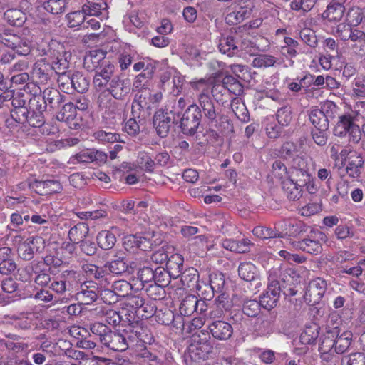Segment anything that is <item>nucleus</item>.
Here are the masks:
<instances>
[{
    "mask_svg": "<svg viewBox=\"0 0 365 365\" xmlns=\"http://www.w3.org/2000/svg\"><path fill=\"white\" fill-rule=\"evenodd\" d=\"M191 87L197 92L198 103L205 117L210 120L216 118V112L211 100V83L204 78L190 82Z\"/></svg>",
    "mask_w": 365,
    "mask_h": 365,
    "instance_id": "f257e3e1",
    "label": "nucleus"
},
{
    "mask_svg": "<svg viewBox=\"0 0 365 365\" xmlns=\"http://www.w3.org/2000/svg\"><path fill=\"white\" fill-rule=\"evenodd\" d=\"M12 242L17 249L19 256L24 260H30L34 253L44 248V240L39 236L26 237L21 234L13 237Z\"/></svg>",
    "mask_w": 365,
    "mask_h": 365,
    "instance_id": "f03ea898",
    "label": "nucleus"
},
{
    "mask_svg": "<svg viewBox=\"0 0 365 365\" xmlns=\"http://www.w3.org/2000/svg\"><path fill=\"white\" fill-rule=\"evenodd\" d=\"M187 354L194 361L208 359L213 355L212 345L207 339H202L200 336H193L187 349Z\"/></svg>",
    "mask_w": 365,
    "mask_h": 365,
    "instance_id": "7ed1b4c3",
    "label": "nucleus"
},
{
    "mask_svg": "<svg viewBox=\"0 0 365 365\" xmlns=\"http://www.w3.org/2000/svg\"><path fill=\"white\" fill-rule=\"evenodd\" d=\"M155 234L147 232L143 235H128L123 237V247L125 250L130 252H135L138 250L148 251L153 248L154 242L152 237Z\"/></svg>",
    "mask_w": 365,
    "mask_h": 365,
    "instance_id": "20e7f679",
    "label": "nucleus"
},
{
    "mask_svg": "<svg viewBox=\"0 0 365 365\" xmlns=\"http://www.w3.org/2000/svg\"><path fill=\"white\" fill-rule=\"evenodd\" d=\"M334 133L335 135L340 137L349 135V140L353 143H358L361 135L359 126L354 124L352 118L347 115L339 117Z\"/></svg>",
    "mask_w": 365,
    "mask_h": 365,
    "instance_id": "39448f33",
    "label": "nucleus"
},
{
    "mask_svg": "<svg viewBox=\"0 0 365 365\" xmlns=\"http://www.w3.org/2000/svg\"><path fill=\"white\" fill-rule=\"evenodd\" d=\"M327 240V237L324 232L317 230L312 233L309 238L295 241L294 250H302L312 255H317L321 252L322 243Z\"/></svg>",
    "mask_w": 365,
    "mask_h": 365,
    "instance_id": "423d86ee",
    "label": "nucleus"
},
{
    "mask_svg": "<svg viewBox=\"0 0 365 365\" xmlns=\"http://www.w3.org/2000/svg\"><path fill=\"white\" fill-rule=\"evenodd\" d=\"M115 68V65L108 61L95 70L93 85L96 91H100L108 86L113 78Z\"/></svg>",
    "mask_w": 365,
    "mask_h": 365,
    "instance_id": "0eeeda50",
    "label": "nucleus"
},
{
    "mask_svg": "<svg viewBox=\"0 0 365 365\" xmlns=\"http://www.w3.org/2000/svg\"><path fill=\"white\" fill-rule=\"evenodd\" d=\"M60 45L56 42L52 41L46 46V48H43L40 54L41 56H48L53 60L51 61L52 69L55 71L57 74L63 73L66 72V69L68 67V62L67 60L60 56V53L56 51V47H59Z\"/></svg>",
    "mask_w": 365,
    "mask_h": 365,
    "instance_id": "6e6552de",
    "label": "nucleus"
},
{
    "mask_svg": "<svg viewBox=\"0 0 365 365\" xmlns=\"http://www.w3.org/2000/svg\"><path fill=\"white\" fill-rule=\"evenodd\" d=\"M253 4L250 1H240L233 7V11L225 16V21L228 24L235 25L243 21L248 18L252 11Z\"/></svg>",
    "mask_w": 365,
    "mask_h": 365,
    "instance_id": "1a4fd4ad",
    "label": "nucleus"
},
{
    "mask_svg": "<svg viewBox=\"0 0 365 365\" xmlns=\"http://www.w3.org/2000/svg\"><path fill=\"white\" fill-rule=\"evenodd\" d=\"M1 43L6 47L11 48L19 55L26 56L29 53L31 49L30 41L21 36L12 34H4L1 37Z\"/></svg>",
    "mask_w": 365,
    "mask_h": 365,
    "instance_id": "9d476101",
    "label": "nucleus"
},
{
    "mask_svg": "<svg viewBox=\"0 0 365 365\" xmlns=\"http://www.w3.org/2000/svg\"><path fill=\"white\" fill-rule=\"evenodd\" d=\"M327 290V282L322 278L312 279L307 287L304 298L309 304H318Z\"/></svg>",
    "mask_w": 365,
    "mask_h": 365,
    "instance_id": "9b49d317",
    "label": "nucleus"
},
{
    "mask_svg": "<svg viewBox=\"0 0 365 365\" xmlns=\"http://www.w3.org/2000/svg\"><path fill=\"white\" fill-rule=\"evenodd\" d=\"M210 334L212 336L220 341L229 339L233 333L232 325L224 320H214L208 326Z\"/></svg>",
    "mask_w": 365,
    "mask_h": 365,
    "instance_id": "f8f14e48",
    "label": "nucleus"
},
{
    "mask_svg": "<svg viewBox=\"0 0 365 365\" xmlns=\"http://www.w3.org/2000/svg\"><path fill=\"white\" fill-rule=\"evenodd\" d=\"M344 36V41L349 40V47L359 56L365 55V33L358 29H352Z\"/></svg>",
    "mask_w": 365,
    "mask_h": 365,
    "instance_id": "ddd939ff",
    "label": "nucleus"
},
{
    "mask_svg": "<svg viewBox=\"0 0 365 365\" xmlns=\"http://www.w3.org/2000/svg\"><path fill=\"white\" fill-rule=\"evenodd\" d=\"M101 342L115 351H124L128 348L126 338L120 333L110 331L101 339Z\"/></svg>",
    "mask_w": 365,
    "mask_h": 365,
    "instance_id": "4468645a",
    "label": "nucleus"
},
{
    "mask_svg": "<svg viewBox=\"0 0 365 365\" xmlns=\"http://www.w3.org/2000/svg\"><path fill=\"white\" fill-rule=\"evenodd\" d=\"M280 296V287L277 281L271 282L267 288L266 292L260 297V303L262 307L266 309L274 308Z\"/></svg>",
    "mask_w": 365,
    "mask_h": 365,
    "instance_id": "2eb2a0df",
    "label": "nucleus"
},
{
    "mask_svg": "<svg viewBox=\"0 0 365 365\" xmlns=\"http://www.w3.org/2000/svg\"><path fill=\"white\" fill-rule=\"evenodd\" d=\"M108 6L104 0H87L83 9L88 16H96L101 21L108 17Z\"/></svg>",
    "mask_w": 365,
    "mask_h": 365,
    "instance_id": "dca6fc26",
    "label": "nucleus"
},
{
    "mask_svg": "<svg viewBox=\"0 0 365 365\" xmlns=\"http://www.w3.org/2000/svg\"><path fill=\"white\" fill-rule=\"evenodd\" d=\"M125 252L123 250L115 252L114 259L108 263L109 271L115 274H121L133 269L135 265L134 263L129 264L126 260Z\"/></svg>",
    "mask_w": 365,
    "mask_h": 365,
    "instance_id": "f3484780",
    "label": "nucleus"
},
{
    "mask_svg": "<svg viewBox=\"0 0 365 365\" xmlns=\"http://www.w3.org/2000/svg\"><path fill=\"white\" fill-rule=\"evenodd\" d=\"M56 119L58 121L66 122L71 128L78 129L80 128L77 119L76 108L73 103H66L61 110L57 113Z\"/></svg>",
    "mask_w": 365,
    "mask_h": 365,
    "instance_id": "a211bd4d",
    "label": "nucleus"
},
{
    "mask_svg": "<svg viewBox=\"0 0 365 365\" xmlns=\"http://www.w3.org/2000/svg\"><path fill=\"white\" fill-rule=\"evenodd\" d=\"M308 158L297 156L292 160V168L290 169L291 176L297 179L302 178L301 180L306 181L309 178Z\"/></svg>",
    "mask_w": 365,
    "mask_h": 365,
    "instance_id": "6ab92c4d",
    "label": "nucleus"
},
{
    "mask_svg": "<svg viewBox=\"0 0 365 365\" xmlns=\"http://www.w3.org/2000/svg\"><path fill=\"white\" fill-rule=\"evenodd\" d=\"M88 284H81L80 290L76 294V300L83 304H92L99 295L98 287L93 283L88 282Z\"/></svg>",
    "mask_w": 365,
    "mask_h": 365,
    "instance_id": "aec40b11",
    "label": "nucleus"
},
{
    "mask_svg": "<svg viewBox=\"0 0 365 365\" xmlns=\"http://www.w3.org/2000/svg\"><path fill=\"white\" fill-rule=\"evenodd\" d=\"M170 113L162 110H158L153 117V125L160 137L167 135L172 121Z\"/></svg>",
    "mask_w": 365,
    "mask_h": 365,
    "instance_id": "412c9836",
    "label": "nucleus"
},
{
    "mask_svg": "<svg viewBox=\"0 0 365 365\" xmlns=\"http://www.w3.org/2000/svg\"><path fill=\"white\" fill-rule=\"evenodd\" d=\"M106 52L101 49L91 50L86 55L83 60L84 68L89 71H95L105 61Z\"/></svg>",
    "mask_w": 365,
    "mask_h": 365,
    "instance_id": "4be33fe9",
    "label": "nucleus"
},
{
    "mask_svg": "<svg viewBox=\"0 0 365 365\" xmlns=\"http://www.w3.org/2000/svg\"><path fill=\"white\" fill-rule=\"evenodd\" d=\"M88 232V226L83 222L78 223L70 229L68 232V238L72 244L67 245L70 253H72L74 250V244L82 242Z\"/></svg>",
    "mask_w": 365,
    "mask_h": 365,
    "instance_id": "5701e85b",
    "label": "nucleus"
},
{
    "mask_svg": "<svg viewBox=\"0 0 365 365\" xmlns=\"http://www.w3.org/2000/svg\"><path fill=\"white\" fill-rule=\"evenodd\" d=\"M339 334V330L337 326L326 328V332L323 335L319 346V353H324L325 351L334 352L335 349V338Z\"/></svg>",
    "mask_w": 365,
    "mask_h": 365,
    "instance_id": "b1692460",
    "label": "nucleus"
},
{
    "mask_svg": "<svg viewBox=\"0 0 365 365\" xmlns=\"http://www.w3.org/2000/svg\"><path fill=\"white\" fill-rule=\"evenodd\" d=\"M287 197L290 200H298L302 195V185L295 178L290 177L282 182Z\"/></svg>",
    "mask_w": 365,
    "mask_h": 365,
    "instance_id": "393cba45",
    "label": "nucleus"
},
{
    "mask_svg": "<svg viewBox=\"0 0 365 365\" xmlns=\"http://www.w3.org/2000/svg\"><path fill=\"white\" fill-rule=\"evenodd\" d=\"M106 88L115 99H120L129 93V83L125 80L120 79L118 76H114L108 83Z\"/></svg>",
    "mask_w": 365,
    "mask_h": 365,
    "instance_id": "a878e982",
    "label": "nucleus"
},
{
    "mask_svg": "<svg viewBox=\"0 0 365 365\" xmlns=\"http://www.w3.org/2000/svg\"><path fill=\"white\" fill-rule=\"evenodd\" d=\"M345 8L341 4L329 5L323 12L322 17L331 26L339 23L343 18Z\"/></svg>",
    "mask_w": 365,
    "mask_h": 365,
    "instance_id": "bb28decb",
    "label": "nucleus"
},
{
    "mask_svg": "<svg viewBox=\"0 0 365 365\" xmlns=\"http://www.w3.org/2000/svg\"><path fill=\"white\" fill-rule=\"evenodd\" d=\"M106 155L98 150L94 149H85L77 153L73 157V160L77 163H88L92 162H105L106 160Z\"/></svg>",
    "mask_w": 365,
    "mask_h": 365,
    "instance_id": "cd10ccee",
    "label": "nucleus"
},
{
    "mask_svg": "<svg viewBox=\"0 0 365 365\" xmlns=\"http://www.w3.org/2000/svg\"><path fill=\"white\" fill-rule=\"evenodd\" d=\"M105 317L108 324L115 326L122 321L131 322L133 320V312H131V314L128 313V310L125 308H122L120 312L110 309L106 312Z\"/></svg>",
    "mask_w": 365,
    "mask_h": 365,
    "instance_id": "c85d7f7f",
    "label": "nucleus"
},
{
    "mask_svg": "<svg viewBox=\"0 0 365 365\" xmlns=\"http://www.w3.org/2000/svg\"><path fill=\"white\" fill-rule=\"evenodd\" d=\"M28 123L32 127H41L43 133L46 135L54 134L58 132L56 126H50L48 124H44V118L41 112L33 113L26 118Z\"/></svg>",
    "mask_w": 365,
    "mask_h": 365,
    "instance_id": "c756f323",
    "label": "nucleus"
},
{
    "mask_svg": "<svg viewBox=\"0 0 365 365\" xmlns=\"http://www.w3.org/2000/svg\"><path fill=\"white\" fill-rule=\"evenodd\" d=\"M363 164L362 157L356 152H351L346 168L347 174L353 178L359 177Z\"/></svg>",
    "mask_w": 365,
    "mask_h": 365,
    "instance_id": "7c9ffc66",
    "label": "nucleus"
},
{
    "mask_svg": "<svg viewBox=\"0 0 365 365\" xmlns=\"http://www.w3.org/2000/svg\"><path fill=\"white\" fill-rule=\"evenodd\" d=\"M197 108H195L196 113L190 115V112H187L182 117L181 120V125L185 130L189 131L191 134L195 133L200 125V114L197 111Z\"/></svg>",
    "mask_w": 365,
    "mask_h": 365,
    "instance_id": "2f4dec72",
    "label": "nucleus"
},
{
    "mask_svg": "<svg viewBox=\"0 0 365 365\" xmlns=\"http://www.w3.org/2000/svg\"><path fill=\"white\" fill-rule=\"evenodd\" d=\"M4 19L11 25L21 26L26 20V14L20 9H11L4 12Z\"/></svg>",
    "mask_w": 365,
    "mask_h": 365,
    "instance_id": "473e14b6",
    "label": "nucleus"
},
{
    "mask_svg": "<svg viewBox=\"0 0 365 365\" xmlns=\"http://www.w3.org/2000/svg\"><path fill=\"white\" fill-rule=\"evenodd\" d=\"M319 336V327L315 324L305 327L299 336V342L304 345L312 344Z\"/></svg>",
    "mask_w": 365,
    "mask_h": 365,
    "instance_id": "72a5a7b5",
    "label": "nucleus"
},
{
    "mask_svg": "<svg viewBox=\"0 0 365 365\" xmlns=\"http://www.w3.org/2000/svg\"><path fill=\"white\" fill-rule=\"evenodd\" d=\"M219 51L231 57L238 54L239 48L232 37H222L218 44Z\"/></svg>",
    "mask_w": 365,
    "mask_h": 365,
    "instance_id": "f704fd0d",
    "label": "nucleus"
},
{
    "mask_svg": "<svg viewBox=\"0 0 365 365\" xmlns=\"http://www.w3.org/2000/svg\"><path fill=\"white\" fill-rule=\"evenodd\" d=\"M309 120L315 128H320L321 130L328 129L329 123L327 118L320 109H312L309 113Z\"/></svg>",
    "mask_w": 365,
    "mask_h": 365,
    "instance_id": "c9c22d12",
    "label": "nucleus"
},
{
    "mask_svg": "<svg viewBox=\"0 0 365 365\" xmlns=\"http://www.w3.org/2000/svg\"><path fill=\"white\" fill-rule=\"evenodd\" d=\"M230 308V302L225 294H222L216 299V308L209 312V317L212 319L220 318L225 311H227Z\"/></svg>",
    "mask_w": 365,
    "mask_h": 365,
    "instance_id": "e433bc0d",
    "label": "nucleus"
},
{
    "mask_svg": "<svg viewBox=\"0 0 365 365\" xmlns=\"http://www.w3.org/2000/svg\"><path fill=\"white\" fill-rule=\"evenodd\" d=\"M98 246L105 250L111 249L116 242L115 235L108 230L101 231L96 237Z\"/></svg>",
    "mask_w": 365,
    "mask_h": 365,
    "instance_id": "4c0bfd02",
    "label": "nucleus"
},
{
    "mask_svg": "<svg viewBox=\"0 0 365 365\" xmlns=\"http://www.w3.org/2000/svg\"><path fill=\"white\" fill-rule=\"evenodd\" d=\"M190 245L193 250L204 252L205 250H210L212 247L214 240L210 235H198L192 239Z\"/></svg>",
    "mask_w": 365,
    "mask_h": 365,
    "instance_id": "58836bf2",
    "label": "nucleus"
},
{
    "mask_svg": "<svg viewBox=\"0 0 365 365\" xmlns=\"http://www.w3.org/2000/svg\"><path fill=\"white\" fill-rule=\"evenodd\" d=\"M231 108L236 117L244 123H247L250 120L248 111L245 105L239 98H234L230 103Z\"/></svg>",
    "mask_w": 365,
    "mask_h": 365,
    "instance_id": "ea45409f",
    "label": "nucleus"
},
{
    "mask_svg": "<svg viewBox=\"0 0 365 365\" xmlns=\"http://www.w3.org/2000/svg\"><path fill=\"white\" fill-rule=\"evenodd\" d=\"M295 241H293L290 237L284 236L282 232H279V235L276 237H272L269 242V247H274L276 250L281 248L290 249L294 248V244Z\"/></svg>",
    "mask_w": 365,
    "mask_h": 365,
    "instance_id": "a19ab883",
    "label": "nucleus"
},
{
    "mask_svg": "<svg viewBox=\"0 0 365 365\" xmlns=\"http://www.w3.org/2000/svg\"><path fill=\"white\" fill-rule=\"evenodd\" d=\"M352 334L350 331H344L340 336L335 338V349L336 354H343L351 344Z\"/></svg>",
    "mask_w": 365,
    "mask_h": 365,
    "instance_id": "79ce46f5",
    "label": "nucleus"
},
{
    "mask_svg": "<svg viewBox=\"0 0 365 365\" xmlns=\"http://www.w3.org/2000/svg\"><path fill=\"white\" fill-rule=\"evenodd\" d=\"M43 97L45 103L49 104L51 107L57 106L63 101V96H62L58 90L53 88L44 89Z\"/></svg>",
    "mask_w": 365,
    "mask_h": 365,
    "instance_id": "37998d69",
    "label": "nucleus"
},
{
    "mask_svg": "<svg viewBox=\"0 0 365 365\" xmlns=\"http://www.w3.org/2000/svg\"><path fill=\"white\" fill-rule=\"evenodd\" d=\"M76 274V273L73 271L65 272L62 277L63 279L53 281L50 285V289L58 294H64L67 289H69V287L71 286L69 283L68 288L67 287L66 277L69 276L75 277Z\"/></svg>",
    "mask_w": 365,
    "mask_h": 365,
    "instance_id": "c03bdc74",
    "label": "nucleus"
},
{
    "mask_svg": "<svg viewBox=\"0 0 365 365\" xmlns=\"http://www.w3.org/2000/svg\"><path fill=\"white\" fill-rule=\"evenodd\" d=\"M238 273L242 279L250 282L255 279L257 275V269L251 262H242L239 266Z\"/></svg>",
    "mask_w": 365,
    "mask_h": 365,
    "instance_id": "a18cd8bd",
    "label": "nucleus"
},
{
    "mask_svg": "<svg viewBox=\"0 0 365 365\" xmlns=\"http://www.w3.org/2000/svg\"><path fill=\"white\" fill-rule=\"evenodd\" d=\"M87 14L82 9L81 11H76L69 13L67 16L68 26L71 28L81 26L83 28Z\"/></svg>",
    "mask_w": 365,
    "mask_h": 365,
    "instance_id": "49530a36",
    "label": "nucleus"
},
{
    "mask_svg": "<svg viewBox=\"0 0 365 365\" xmlns=\"http://www.w3.org/2000/svg\"><path fill=\"white\" fill-rule=\"evenodd\" d=\"M72 91L84 93L88 88V81L80 72L72 74Z\"/></svg>",
    "mask_w": 365,
    "mask_h": 365,
    "instance_id": "de8ad7c7",
    "label": "nucleus"
},
{
    "mask_svg": "<svg viewBox=\"0 0 365 365\" xmlns=\"http://www.w3.org/2000/svg\"><path fill=\"white\" fill-rule=\"evenodd\" d=\"M66 5V0H45L43 4L44 9L52 14L63 13Z\"/></svg>",
    "mask_w": 365,
    "mask_h": 365,
    "instance_id": "09e8293b",
    "label": "nucleus"
},
{
    "mask_svg": "<svg viewBox=\"0 0 365 365\" xmlns=\"http://www.w3.org/2000/svg\"><path fill=\"white\" fill-rule=\"evenodd\" d=\"M98 96L97 98V104L99 108H101L102 110H110V108L112 106L113 103H115L114 101H113L112 98H113L111 95V93L109 92V91L105 88L103 90L98 91Z\"/></svg>",
    "mask_w": 365,
    "mask_h": 365,
    "instance_id": "8fccbe9b",
    "label": "nucleus"
},
{
    "mask_svg": "<svg viewBox=\"0 0 365 365\" xmlns=\"http://www.w3.org/2000/svg\"><path fill=\"white\" fill-rule=\"evenodd\" d=\"M197 297L195 295H187L180 305V314L185 316L192 314L195 312Z\"/></svg>",
    "mask_w": 365,
    "mask_h": 365,
    "instance_id": "3c124183",
    "label": "nucleus"
},
{
    "mask_svg": "<svg viewBox=\"0 0 365 365\" xmlns=\"http://www.w3.org/2000/svg\"><path fill=\"white\" fill-rule=\"evenodd\" d=\"M276 58L268 54L256 56L252 61V66L255 68H267L274 65Z\"/></svg>",
    "mask_w": 365,
    "mask_h": 365,
    "instance_id": "603ef678",
    "label": "nucleus"
},
{
    "mask_svg": "<svg viewBox=\"0 0 365 365\" xmlns=\"http://www.w3.org/2000/svg\"><path fill=\"white\" fill-rule=\"evenodd\" d=\"M289 173H290V171L289 172L287 170V167L280 160H276L274 162L272 171V174L274 178L283 181L287 178L292 177Z\"/></svg>",
    "mask_w": 365,
    "mask_h": 365,
    "instance_id": "864d4df0",
    "label": "nucleus"
},
{
    "mask_svg": "<svg viewBox=\"0 0 365 365\" xmlns=\"http://www.w3.org/2000/svg\"><path fill=\"white\" fill-rule=\"evenodd\" d=\"M313 80L314 76L312 75L307 74L301 79L297 78L295 81H292L287 80V86L289 91L296 93L300 91L307 82L309 84L313 81Z\"/></svg>",
    "mask_w": 365,
    "mask_h": 365,
    "instance_id": "5fc2aeb1",
    "label": "nucleus"
},
{
    "mask_svg": "<svg viewBox=\"0 0 365 365\" xmlns=\"http://www.w3.org/2000/svg\"><path fill=\"white\" fill-rule=\"evenodd\" d=\"M284 45L281 47V53L287 57H294L297 53L298 43L290 37H285L284 39Z\"/></svg>",
    "mask_w": 365,
    "mask_h": 365,
    "instance_id": "6e6d98bb",
    "label": "nucleus"
},
{
    "mask_svg": "<svg viewBox=\"0 0 365 365\" xmlns=\"http://www.w3.org/2000/svg\"><path fill=\"white\" fill-rule=\"evenodd\" d=\"M260 306H262L260 302L255 299L247 300L243 304V313L250 317H256L259 312Z\"/></svg>",
    "mask_w": 365,
    "mask_h": 365,
    "instance_id": "4d7b16f0",
    "label": "nucleus"
},
{
    "mask_svg": "<svg viewBox=\"0 0 365 365\" xmlns=\"http://www.w3.org/2000/svg\"><path fill=\"white\" fill-rule=\"evenodd\" d=\"M211 93L217 102L223 104L227 101V91L223 85L220 83H215L214 86L211 85Z\"/></svg>",
    "mask_w": 365,
    "mask_h": 365,
    "instance_id": "13d9d810",
    "label": "nucleus"
},
{
    "mask_svg": "<svg viewBox=\"0 0 365 365\" xmlns=\"http://www.w3.org/2000/svg\"><path fill=\"white\" fill-rule=\"evenodd\" d=\"M364 14L361 9L359 8L351 9L346 16V21L349 23V26H356L363 20Z\"/></svg>",
    "mask_w": 365,
    "mask_h": 365,
    "instance_id": "bf43d9fd",
    "label": "nucleus"
},
{
    "mask_svg": "<svg viewBox=\"0 0 365 365\" xmlns=\"http://www.w3.org/2000/svg\"><path fill=\"white\" fill-rule=\"evenodd\" d=\"M113 292L118 297L127 296L131 290V285L125 280H118L112 285Z\"/></svg>",
    "mask_w": 365,
    "mask_h": 365,
    "instance_id": "052dcab7",
    "label": "nucleus"
},
{
    "mask_svg": "<svg viewBox=\"0 0 365 365\" xmlns=\"http://www.w3.org/2000/svg\"><path fill=\"white\" fill-rule=\"evenodd\" d=\"M278 123L283 125H288L292 120V112L289 106H284L279 108L277 113Z\"/></svg>",
    "mask_w": 365,
    "mask_h": 365,
    "instance_id": "680f3d73",
    "label": "nucleus"
},
{
    "mask_svg": "<svg viewBox=\"0 0 365 365\" xmlns=\"http://www.w3.org/2000/svg\"><path fill=\"white\" fill-rule=\"evenodd\" d=\"M252 233L258 238L270 240L273 237L279 235V232L263 226H257L252 230Z\"/></svg>",
    "mask_w": 365,
    "mask_h": 365,
    "instance_id": "e2e57ef3",
    "label": "nucleus"
},
{
    "mask_svg": "<svg viewBox=\"0 0 365 365\" xmlns=\"http://www.w3.org/2000/svg\"><path fill=\"white\" fill-rule=\"evenodd\" d=\"M317 0H292L290 7L292 10L307 12L310 11L316 4Z\"/></svg>",
    "mask_w": 365,
    "mask_h": 365,
    "instance_id": "0e129e2a",
    "label": "nucleus"
},
{
    "mask_svg": "<svg viewBox=\"0 0 365 365\" xmlns=\"http://www.w3.org/2000/svg\"><path fill=\"white\" fill-rule=\"evenodd\" d=\"M94 137L96 140L102 143H115L118 140L120 136L119 135L111 133L106 132L104 130H98L94 133Z\"/></svg>",
    "mask_w": 365,
    "mask_h": 365,
    "instance_id": "69168bd1",
    "label": "nucleus"
},
{
    "mask_svg": "<svg viewBox=\"0 0 365 365\" xmlns=\"http://www.w3.org/2000/svg\"><path fill=\"white\" fill-rule=\"evenodd\" d=\"M58 82L61 89L65 93L72 91V75L68 74L66 72L58 74Z\"/></svg>",
    "mask_w": 365,
    "mask_h": 365,
    "instance_id": "338daca9",
    "label": "nucleus"
},
{
    "mask_svg": "<svg viewBox=\"0 0 365 365\" xmlns=\"http://www.w3.org/2000/svg\"><path fill=\"white\" fill-rule=\"evenodd\" d=\"M138 164L139 166L147 170L151 171L154 168L155 163L151 157L146 153H140L138 157Z\"/></svg>",
    "mask_w": 365,
    "mask_h": 365,
    "instance_id": "774afa93",
    "label": "nucleus"
}]
</instances>
